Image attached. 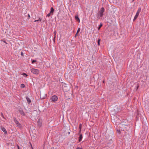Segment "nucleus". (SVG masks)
Masks as SVG:
<instances>
[{
    "instance_id": "f257e3e1",
    "label": "nucleus",
    "mask_w": 149,
    "mask_h": 149,
    "mask_svg": "<svg viewBox=\"0 0 149 149\" xmlns=\"http://www.w3.org/2000/svg\"><path fill=\"white\" fill-rule=\"evenodd\" d=\"M105 9L104 7H102L100 8L98 16L100 17H102L103 15V13L104 12Z\"/></svg>"
},
{
    "instance_id": "f03ea898",
    "label": "nucleus",
    "mask_w": 149,
    "mask_h": 149,
    "mask_svg": "<svg viewBox=\"0 0 149 149\" xmlns=\"http://www.w3.org/2000/svg\"><path fill=\"white\" fill-rule=\"evenodd\" d=\"M31 71L32 73L35 74H38L40 72L39 70L35 68H32Z\"/></svg>"
},
{
    "instance_id": "7ed1b4c3",
    "label": "nucleus",
    "mask_w": 149,
    "mask_h": 149,
    "mask_svg": "<svg viewBox=\"0 0 149 149\" xmlns=\"http://www.w3.org/2000/svg\"><path fill=\"white\" fill-rule=\"evenodd\" d=\"M58 99V97L56 95H54L52 96L50 98V100L52 102H54L57 101Z\"/></svg>"
},
{
    "instance_id": "20e7f679",
    "label": "nucleus",
    "mask_w": 149,
    "mask_h": 149,
    "mask_svg": "<svg viewBox=\"0 0 149 149\" xmlns=\"http://www.w3.org/2000/svg\"><path fill=\"white\" fill-rule=\"evenodd\" d=\"M18 111L19 113L22 116H24L25 115V114L22 109L21 108L19 109Z\"/></svg>"
},
{
    "instance_id": "39448f33",
    "label": "nucleus",
    "mask_w": 149,
    "mask_h": 149,
    "mask_svg": "<svg viewBox=\"0 0 149 149\" xmlns=\"http://www.w3.org/2000/svg\"><path fill=\"white\" fill-rule=\"evenodd\" d=\"M75 20L78 22H80V20L79 18L78 17V15H77L75 16Z\"/></svg>"
},
{
    "instance_id": "423d86ee",
    "label": "nucleus",
    "mask_w": 149,
    "mask_h": 149,
    "mask_svg": "<svg viewBox=\"0 0 149 149\" xmlns=\"http://www.w3.org/2000/svg\"><path fill=\"white\" fill-rule=\"evenodd\" d=\"M37 123L39 127H40L42 125V122L40 121V120L39 119L37 121Z\"/></svg>"
},
{
    "instance_id": "0eeeda50",
    "label": "nucleus",
    "mask_w": 149,
    "mask_h": 149,
    "mask_svg": "<svg viewBox=\"0 0 149 149\" xmlns=\"http://www.w3.org/2000/svg\"><path fill=\"white\" fill-rule=\"evenodd\" d=\"M82 138H83V136H82V134H80L79 135V142H80L81 141Z\"/></svg>"
},
{
    "instance_id": "6e6552de",
    "label": "nucleus",
    "mask_w": 149,
    "mask_h": 149,
    "mask_svg": "<svg viewBox=\"0 0 149 149\" xmlns=\"http://www.w3.org/2000/svg\"><path fill=\"white\" fill-rule=\"evenodd\" d=\"M141 8H139L137 12H136V14L139 15V13L141 11Z\"/></svg>"
},
{
    "instance_id": "1a4fd4ad",
    "label": "nucleus",
    "mask_w": 149,
    "mask_h": 149,
    "mask_svg": "<svg viewBox=\"0 0 149 149\" xmlns=\"http://www.w3.org/2000/svg\"><path fill=\"white\" fill-rule=\"evenodd\" d=\"M1 130L5 134H7V132L5 128L3 127H2L1 128Z\"/></svg>"
},
{
    "instance_id": "9d476101",
    "label": "nucleus",
    "mask_w": 149,
    "mask_h": 149,
    "mask_svg": "<svg viewBox=\"0 0 149 149\" xmlns=\"http://www.w3.org/2000/svg\"><path fill=\"white\" fill-rule=\"evenodd\" d=\"M26 98L27 100L28 103L29 104L31 102V101L30 99L29 98V97H26Z\"/></svg>"
},
{
    "instance_id": "9b49d317",
    "label": "nucleus",
    "mask_w": 149,
    "mask_h": 149,
    "mask_svg": "<svg viewBox=\"0 0 149 149\" xmlns=\"http://www.w3.org/2000/svg\"><path fill=\"white\" fill-rule=\"evenodd\" d=\"M16 124L17 126L19 127H22V125L21 124H20L19 122L18 121L17 123H15Z\"/></svg>"
},
{
    "instance_id": "f8f14e48",
    "label": "nucleus",
    "mask_w": 149,
    "mask_h": 149,
    "mask_svg": "<svg viewBox=\"0 0 149 149\" xmlns=\"http://www.w3.org/2000/svg\"><path fill=\"white\" fill-rule=\"evenodd\" d=\"M54 9H53V8L52 7H51V10H50V12L49 13H51V14L53 13L54 12Z\"/></svg>"
},
{
    "instance_id": "ddd939ff",
    "label": "nucleus",
    "mask_w": 149,
    "mask_h": 149,
    "mask_svg": "<svg viewBox=\"0 0 149 149\" xmlns=\"http://www.w3.org/2000/svg\"><path fill=\"white\" fill-rule=\"evenodd\" d=\"M82 125L81 124H80L79 125V132H80L82 127Z\"/></svg>"
},
{
    "instance_id": "4468645a",
    "label": "nucleus",
    "mask_w": 149,
    "mask_h": 149,
    "mask_svg": "<svg viewBox=\"0 0 149 149\" xmlns=\"http://www.w3.org/2000/svg\"><path fill=\"white\" fill-rule=\"evenodd\" d=\"M139 15H137L136 14L134 17L133 20H135V19H136L138 17Z\"/></svg>"
},
{
    "instance_id": "2eb2a0df",
    "label": "nucleus",
    "mask_w": 149,
    "mask_h": 149,
    "mask_svg": "<svg viewBox=\"0 0 149 149\" xmlns=\"http://www.w3.org/2000/svg\"><path fill=\"white\" fill-rule=\"evenodd\" d=\"M13 120L15 123H17V121H18L17 120L16 118L15 117H14L13 118Z\"/></svg>"
},
{
    "instance_id": "dca6fc26",
    "label": "nucleus",
    "mask_w": 149,
    "mask_h": 149,
    "mask_svg": "<svg viewBox=\"0 0 149 149\" xmlns=\"http://www.w3.org/2000/svg\"><path fill=\"white\" fill-rule=\"evenodd\" d=\"M20 87L21 88H24L25 87V85L24 84H21L20 86Z\"/></svg>"
},
{
    "instance_id": "f3484780",
    "label": "nucleus",
    "mask_w": 149,
    "mask_h": 149,
    "mask_svg": "<svg viewBox=\"0 0 149 149\" xmlns=\"http://www.w3.org/2000/svg\"><path fill=\"white\" fill-rule=\"evenodd\" d=\"M36 60H33L32 61V63L33 64L34 62H36Z\"/></svg>"
},
{
    "instance_id": "a211bd4d",
    "label": "nucleus",
    "mask_w": 149,
    "mask_h": 149,
    "mask_svg": "<svg viewBox=\"0 0 149 149\" xmlns=\"http://www.w3.org/2000/svg\"><path fill=\"white\" fill-rule=\"evenodd\" d=\"M22 75H23L25 77H26L27 76V75L26 74V73H23Z\"/></svg>"
},
{
    "instance_id": "6ab92c4d",
    "label": "nucleus",
    "mask_w": 149,
    "mask_h": 149,
    "mask_svg": "<svg viewBox=\"0 0 149 149\" xmlns=\"http://www.w3.org/2000/svg\"><path fill=\"white\" fill-rule=\"evenodd\" d=\"M124 126V125L123 124V123H121L119 125V127H120L121 126Z\"/></svg>"
},
{
    "instance_id": "aec40b11",
    "label": "nucleus",
    "mask_w": 149,
    "mask_h": 149,
    "mask_svg": "<svg viewBox=\"0 0 149 149\" xmlns=\"http://www.w3.org/2000/svg\"><path fill=\"white\" fill-rule=\"evenodd\" d=\"M81 29L80 28H79L78 29L77 31V33H78L80 31Z\"/></svg>"
},
{
    "instance_id": "412c9836",
    "label": "nucleus",
    "mask_w": 149,
    "mask_h": 149,
    "mask_svg": "<svg viewBox=\"0 0 149 149\" xmlns=\"http://www.w3.org/2000/svg\"><path fill=\"white\" fill-rule=\"evenodd\" d=\"M102 24H101L99 25V26L98 28V29H99L100 28L102 27Z\"/></svg>"
},
{
    "instance_id": "4be33fe9",
    "label": "nucleus",
    "mask_w": 149,
    "mask_h": 149,
    "mask_svg": "<svg viewBox=\"0 0 149 149\" xmlns=\"http://www.w3.org/2000/svg\"><path fill=\"white\" fill-rule=\"evenodd\" d=\"M1 116L2 117V118H5L4 117L3 113H1Z\"/></svg>"
},
{
    "instance_id": "5701e85b",
    "label": "nucleus",
    "mask_w": 149,
    "mask_h": 149,
    "mask_svg": "<svg viewBox=\"0 0 149 149\" xmlns=\"http://www.w3.org/2000/svg\"><path fill=\"white\" fill-rule=\"evenodd\" d=\"M56 36H54V38H53V41L54 42H55V38H56Z\"/></svg>"
},
{
    "instance_id": "b1692460",
    "label": "nucleus",
    "mask_w": 149,
    "mask_h": 149,
    "mask_svg": "<svg viewBox=\"0 0 149 149\" xmlns=\"http://www.w3.org/2000/svg\"><path fill=\"white\" fill-rule=\"evenodd\" d=\"M100 39H98V40L97 42H98V45H100Z\"/></svg>"
},
{
    "instance_id": "393cba45",
    "label": "nucleus",
    "mask_w": 149,
    "mask_h": 149,
    "mask_svg": "<svg viewBox=\"0 0 149 149\" xmlns=\"http://www.w3.org/2000/svg\"><path fill=\"white\" fill-rule=\"evenodd\" d=\"M51 13H49V14H47V17H49L50 16V14Z\"/></svg>"
},
{
    "instance_id": "a878e982",
    "label": "nucleus",
    "mask_w": 149,
    "mask_h": 149,
    "mask_svg": "<svg viewBox=\"0 0 149 149\" xmlns=\"http://www.w3.org/2000/svg\"><path fill=\"white\" fill-rule=\"evenodd\" d=\"M56 31H54V36H56Z\"/></svg>"
},
{
    "instance_id": "bb28decb",
    "label": "nucleus",
    "mask_w": 149,
    "mask_h": 149,
    "mask_svg": "<svg viewBox=\"0 0 149 149\" xmlns=\"http://www.w3.org/2000/svg\"><path fill=\"white\" fill-rule=\"evenodd\" d=\"M38 20V21H41L42 20V19L40 18H39V19Z\"/></svg>"
},
{
    "instance_id": "cd10ccee",
    "label": "nucleus",
    "mask_w": 149,
    "mask_h": 149,
    "mask_svg": "<svg viewBox=\"0 0 149 149\" xmlns=\"http://www.w3.org/2000/svg\"><path fill=\"white\" fill-rule=\"evenodd\" d=\"M120 130H122V129H119L118 130V131H119V132H120Z\"/></svg>"
},
{
    "instance_id": "c85d7f7f",
    "label": "nucleus",
    "mask_w": 149,
    "mask_h": 149,
    "mask_svg": "<svg viewBox=\"0 0 149 149\" xmlns=\"http://www.w3.org/2000/svg\"><path fill=\"white\" fill-rule=\"evenodd\" d=\"M17 147L18 148V149H20V148H19V146L18 145H17Z\"/></svg>"
},
{
    "instance_id": "c756f323",
    "label": "nucleus",
    "mask_w": 149,
    "mask_h": 149,
    "mask_svg": "<svg viewBox=\"0 0 149 149\" xmlns=\"http://www.w3.org/2000/svg\"><path fill=\"white\" fill-rule=\"evenodd\" d=\"M76 149H81V148H79V147H78Z\"/></svg>"
},
{
    "instance_id": "7c9ffc66",
    "label": "nucleus",
    "mask_w": 149,
    "mask_h": 149,
    "mask_svg": "<svg viewBox=\"0 0 149 149\" xmlns=\"http://www.w3.org/2000/svg\"><path fill=\"white\" fill-rule=\"evenodd\" d=\"M37 21H38V20H35L34 22H37Z\"/></svg>"
},
{
    "instance_id": "2f4dec72",
    "label": "nucleus",
    "mask_w": 149,
    "mask_h": 149,
    "mask_svg": "<svg viewBox=\"0 0 149 149\" xmlns=\"http://www.w3.org/2000/svg\"><path fill=\"white\" fill-rule=\"evenodd\" d=\"M28 17L29 18L30 17V15L29 14H28Z\"/></svg>"
},
{
    "instance_id": "473e14b6",
    "label": "nucleus",
    "mask_w": 149,
    "mask_h": 149,
    "mask_svg": "<svg viewBox=\"0 0 149 149\" xmlns=\"http://www.w3.org/2000/svg\"><path fill=\"white\" fill-rule=\"evenodd\" d=\"M77 33H76V34L75 35V37L77 35Z\"/></svg>"
},
{
    "instance_id": "72a5a7b5",
    "label": "nucleus",
    "mask_w": 149,
    "mask_h": 149,
    "mask_svg": "<svg viewBox=\"0 0 149 149\" xmlns=\"http://www.w3.org/2000/svg\"><path fill=\"white\" fill-rule=\"evenodd\" d=\"M31 148L33 149V148H32V145H31Z\"/></svg>"
},
{
    "instance_id": "f704fd0d",
    "label": "nucleus",
    "mask_w": 149,
    "mask_h": 149,
    "mask_svg": "<svg viewBox=\"0 0 149 149\" xmlns=\"http://www.w3.org/2000/svg\"><path fill=\"white\" fill-rule=\"evenodd\" d=\"M21 54L22 55H23V53H22V52H21Z\"/></svg>"
},
{
    "instance_id": "c9c22d12",
    "label": "nucleus",
    "mask_w": 149,
    "mask_h": 149,
    "mask_svg": "<svg viewBox=\"0 0 149 149\" xmlns=\"http://www.w3.org/2000/svg\"><path fill=\"white\" fill-rule=\"evenodd\" d=\"M134 0H132V1H134Z\"/></svg>"
},
{
    "instance_id": "e433bc0d",
    "label": "nucleus",
    "mask_w": 149,
    "mask_h": 149,
    "mask_svg": "<svg viewBox=\"0 0 149 149\" xmlns=\"http://www.w3.org/2000/svg\"><path fill=\"white\" fill-rule=\"evenodd\" d=\"M103 83H104V81H103Z\"/></svg>"
},
{
    "instance_id": "4c0bfd02",
    "label": "nucleus",
    "mask_w": 149,
    "mask_h": 149,
    "mask_svg": "<svg viewBox=\"0 0 149 149\" xmlns=\"http://www.w3.org/2000/svg\"><path fill=\"white\" fill-rule=\"evenodd\" d=\"M123 128V130H124V129L123 128Z\"/></svg>"
}]
</instances>
